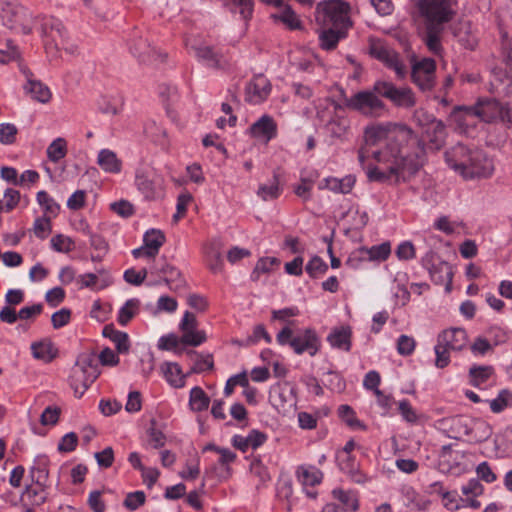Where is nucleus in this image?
I'll list each match as a JSON object with an SVG mask.
<instances>
[{
    "mask_svg": "<svg viewBox=\"0 0 512 512\" xmlns=\"http://www.w3.org/2000/svg\"><path fill=\"white\" fill-rule=\"evenodd\" d=\"M25 89L31 94L33 99L41 103H47L51 98L49 88L43 83L31 79L29 75H27V85Z\"/></svg>",
    "mask_w": 512,
    "mask_h": 512,
    "instance_id": "58836bf2",
    "label": "nucleus"
},
{
    "mask_svg": "<svg viewBox=\"0 0 512 512\" xmlns=\"http://www.w3.org/2000/svg\"><path fill=\"white\" fill-rule=\"evenodd\" d=\"M208 266L209 269L213 273H218L222 271L223 260L221 258V253L214 247H209L206 251Z\"/></svg>",
    "mask_w": 512,
    "mask_h": 512,
    "instance_id": "69168bd1",
    "label": "nucleus"
},
{
    "mask_svg": "<svg viewBox=\"0 0 512 512\" xmlns=\"http://www.w3.org/2000/svg\"><path fill=\"white\" fill-rule=\"evenodd\" d=\"M349 128V121L344 117L332 118L326 125L328 133L335 138H342Z\"/></svg>",
    "mask_w": 512,
    "mask_h": 512,
    "instance_id": "de8ad7c7",
    "label": "nucleus"
},
{
    "mask_svg": "<svg viewBox=\"0 0 512 512\" xmlns=\"http://www.w3.org/2000/svg\"><path fill=\"white\" fill-rule=\"evenodd\" d=\"M282 192V188L280 187V177L277 172L273 173V178L269 184H261L259 185L257 195L263 201H270L277 199Z\"/></svg>",
    "mask_w": 512,
    "mask_h": 512,
    "instance_id": "e433bc0d",
    "label": "nucleus"
},
{
    "mask_svg": "<svg viewBox=\"0 0 512 512\" xmlns=\"http://www.w3.org/2000/svg\"><path fill=\"white\" fill-rule=\"evenodd\" d=\"M98 166L106 173L118 174L122 170V161L114 151L102 149L98 152Z\"/></svg>",
    "mask_w": 512,
    "mask_h": 512,
    "instance_id": "c756f323",
    "label": "nucleus"
},
{
    "mask_svg": "<svg viewBox=\"0 0 512 512\" xmlns=\"http://www.w3.org/2000/svg\"><path fill=\"white\" fill-rule=\"evenodd\" d=\"M468 341L467 332L463 328H449L439 333L434 347L438 368H445L450 363V353L461 351Z\"/></svg>",
    "mask_w": 512,
    "mask_h": 512,
    "instance_id": "7ed1b4c3",
    "label": "nucleus"
},
{
    "mask_svg": "<svg viewBox=\"0 0 512 512\" xmlns=\"http://www.w3.org/2000/svg\"><path fill=\"white\" fill-rule=\"evenodd\" d=\"M252 137L268 143L277 136V124L270 115H262L249 128Z\"/></svg>",
    "mask_w": 512,
    "mask_h": 512,
    "instance_id": "6ab92c4d",
    "label": "nucleus"
},
{
    "mask_svg": "<svg viewBox=\"0 0 512 512\" xmlns=\"http://www.w3.org/2000/svg\"><path fill=\"white\" fill-rule=\"evenodd\" d=\"M192 201V195L188 192L181 193L177 198L176 213L173 215V220L178 222L186 214L187 207Z\"/></svg>",
    "mask_w": 512,
    "mask_h": 512,
    "instance_id": "338daca9",
    "label": "nucleus"
},
{
    "mask_svg": "<svg viewBox=\"0 0 512 512\" xmlns=\"http://www.w3.org/2000/svg\"><path fill=\"white\" fill-rule=\"evenodd\" d=\"M237 385L241 387L248 386V377L246 372L233 375L227 380L226 385L224 387L225 396H230L233 393L234 388L237 387Z\"/></svg>",
    "mask_w": 512,
    "mask_h": 512,
    "instance_id": "680f3d73",
    "label": "nucleus"
},
{
    "mask_svg": "<svg viewBox=\"0 0 512 512\" xmlns=\"http://www.w3.org/2000/svg\"><path fill=\"white\" fill-rule=\"evenodd\" d=\"M473 425L471 441L482 442L490 437L492 431L485 421L473 418Z\"/></svg>",
    "mask_w": 512,
    "mask_h": 512,
    "instance_id": "6e6d98bb",
    "label": "nucleus"
},
{
    "mask_svg": "<svg viewBox=\"0 0 512 512\" xmlns=\"http://www.w3.org/2000/svg\"><path fill=\"white\" fill-rule=\"evenodd\" d=\"M498 28L501 38V47L506 63L507 80L509 81L506 92L512 93V41L509 36V31L502 21H499Z\"/></svg>",
    "mask_w": 512,
    "mask_h": 512,
    "instance_id": "b1692460",
    "label": "nucleus"
},
{
    "mask_svg": "<svg viewBox=\"0 0 512 512\" xmlns=\"http://www.w3.org/2000/svg\"><path fill=\"white\" fill-rule=\"evenodd\" d=\"M365 253L371 261H385L391 253V245L389 242H383L365 249Z\"/></svg>",
    "mask_w": 512,
    "mask_h": 512,
    "instance_id": "864d4df0",
    "label": "nucleus"
},
{
    "mask_svg": "<svg viewBox=\"0 0 512 512\" xmlns=\"http://www.w3.org/2000/svg\"><path fill=\"white\" fill-rule=\"evenodd\" d=\"M350 6L340 0H332L318 10L316 19L324 25L337 29L348 30L352 23L349 17Z\"/></svg>",
    "mask_w": 512,
    "mask_h": 512,
    "instance_id": "1a4fd4ad",
    "label": "nucleus"
},
{
    "mask_svg": "<svg viewBox=\"0 0 512 512\" xmlns=\"http://www.w3.org/2000/svg\"><path fill=\"white\" fill-rule=\"evenodd\" d=\"M123 106V99L119 93L103 94L98 100V111L107 116L117 115Z\"/></svg>",
    "mask_w": 512,
    "mask_h": 512,
    "instance_id": "c85d7f7f",
    "label": "nucleus"
},
{
    "mask_svg": "<svg viewBox=\"0 0 512 512\" xmlns=\"http://www.w3.org/2000/svg\"><path fill=\"white\" fill-rule=\"evenodd\" d=\"M32 22L39 23L41 34L45 40V50L50 61L56 58L59 49H65L73 53V49L64 47L65 27L59 19L52 16H42L32 19Z\"/></svg>",
    "mask_w": 512,
    "mask_h": 512,
    "instance_id": "423d86ee",
    "label": "nucleus"
},
{
    "mask_svg": "<svg viewBox=\"0 0 512 512\" xmlns=\"http://www.w3.org/2000/svg\"><path fill=\"white\" fill-rule=\"evenodd\" d=\"M450 422L452 438L459 439L466 436L471 440L472 427L474 426L473 418H469L467 416H456L452 418Z\"/></svg>",
    "mask_w": 512,
    "mask_h": 512,
    "instance_id": "473e14b6",
    "label": "nucleus"
},
{
    "mask_svg": "<svg viewBox=\"0 0 512 512\" xmlns=\"http://www.w3.org/2000/svg\"><path fill=\"white\" fill-rule=\"evenodd\" d=\"M339 468L350 476L355 483L362 484L366 481L365 475L359 470V465L351 455H338Z\"/></svg>",
    "mask_w": 512,
    "mask_h": 512,
    "instance_id": "2f4dec72",
    "label": "nucleus"
},
{
    "mask_svg": "<svg viewBox=\"0 0 512 512\" xmlns=\"http://www.w3.org/2000/svg\"><path fill=\"white\" fill-rule=\"evenodd\" d=\"M102 336L108 338L116 348L118 354H128L130 351V340L126 332L117 330L113 324L104 326Z\"/></svg>",
    "mask_w": 512,
    "mask_h": 512,
    "instance_id": "a878e982",
    "label": "nucleus"
},
{
    "mask_svg": "<svg viewBox=\"0 0 512 512\" xmlns=\"http://www.w3.org/2000/svg\"><path fill=\"white\" fill-rule=\"evenodd\" d=\"M271 92V84L269 80L258 75L249 82L246 87L247 98L250 102L260 103L264 101Z\"/></svg>",
    "mask_w": 512,
    "mask_h": 512,
    "instance_id": "4be33fe9",
    "label": "nucleus"
},
{
    "mask_svg": "<svg viewBox=\"0 0 512 512\" xmlns=\"http://www.w3.org/2000/svg\"><path fill=\"white\" fill-rule=\"evenodd\" d=\"M140 311V300L128 299L119 309L117 321L121 326H126Z\"/></svg>",
    "mask_w": 512,
    "mask_h": 512,
    "instance_id": "4c0bfd02",
    "label": "nucleus"
},
{
    "mask_svg": "<svg viewBox=\"0 0 512 512\" xmlns=\"http://www.w3.org/2000/svg\"><path fill=\"white\" fill-rule=\"evenodd\" d=\"M468 115H476L484 122L500 120L511 122L509 109L495 99H480L474 106L466 110Z\"/></svg>",
    "mask_w": 512,
    "mask_h": 512,
    "instance_id": "ddd939ff",
    "label": "nucleus"
},
{
    "mask_svg": "<svg viewBox=\"0 0 512 512\" xmlns=\"http://www.w3.org/2000/svg\"><path fill=\"white\" fill-rule=\"evenodd\" d=\"M143 242L149 248L159 252V249L165 242V235L160 230L151 229L144 234Z\"/></svg>",
    "mask_w": 512,
    "mask_h": 512,
    "instance_id": "13d9d810",
    "label": "nucleus"
},
{
    "mask_svg": "<svg viewBox=\"0 0 512 512\" xmlns=\"http://www.w3.org/2000/svg\"><path fill=\"white\" fill-rule=\"evenodd\" d=\"M472 148L461 143L454 145L445 152V161L447 165L461 176V171L465 168L469 160V154Z\"/></svg>",
    "mask_w": 512,
    "mask_h": 512,
    "instance_id": "412c9836",
    "label": "nucleus"
},
{
    "mask_svg": "<svg viewBox=\"0 0 512 512\" xmlns=\"http://www.w3.org/2000/svg\"><path fill=\"white\" fill-rule=\"evenodd\" d=\"M67 145L64 138L55 139L47 148V156L52 162H58L66 156Z\"/></svg>",
    "mask_w": 512,
    "mask_h": 512,
    "instance_id": "3c124183",
    "label": "nucleus"
},
{
    "mask_svg": "<svg viewBox=\"0 0 512 512\" xmlns=\"http://www.w3.org/2000/svg\"><path fill=\"white\" fill-rule=\"evenodd\" d=\"M356 179L353 175H346L343 178L327 177L319 184V189H328L335 193L348 194L355 185Z\"/></svg>",
    "mask_w": 512,
    "mask_h": 512,
    "instance_id": "bb28decb",
    "label": "nucleus"
},
{
    "mask_svg": "<svg viewBox=\"0 0 512 512\" xmlns=\"http://www.w3.org/2000/svg\"><path fill=\"white\" fill-rule=\"evenodd\" d=\"M422 266L429 272L431 280L437 285H445L450 290L453 279L452 266L442 260L433 250H429L421 259Z\"/></svg>",
    "mask_w": 512,
    "mask_h": 512,
    "instance_id": "9d476101",
    "label": "nucleus"
},
{
    "mask_svg": "<svg viewBox=\"0 0 512 512\" xmlns=\"http://www.w3.org/2000/svg\"><path fill=\"white\" fill-rule=\"evenodd\" d=\"M276 340L279 345H289L298 355L307 352L310 356H314L320 348V339L311 328L294 332L289 326H285L277 334Z\"/></svg>",
    "mask_w": 512,
    "mask_h": 512,
    "instance_id": "f03ea898",
    "label": "nucleus"
},
{
    "mask_svg": "<svg viewBox=\"0 0 512 512\" xmlns=\"http://www.w3.org/2000/svg\"><path fill=\"white\" fill-rule=\"evenodd\" d=\"M179 327L182 332L180 339L182 344L199 346L205 342L206 334L203 330H197V320L194 314L186 311Z\"/></svg>",
    "mask_w": 512,
    "mask_h": 512,
    "instance_id": "dca6fc26",
    "label": "nucleus"
},
{
    "mask_svg": "<svg viewBox=\"0 0 512 512\" xmlns=\"http://www.w3.org/2000/svg\"><path fill=\"white\" fill-rule=\"evenodd\" d=\"M98 362L103 366L115 367L119 364L120 359L118 353H115L109 347H105L98 354Z\"/></svg>",
    "mask_w": 512,
    "mask_h": 512,
    "instance_id": "774afa93",
    "label": "nucleus"
},
{
    "mask_svg": "<svg viewBox=\"0 0 512 512\" xmlns=\"http://www.w3.org/2000/svg\"><path fill=\"white\" fill-rule=\"evenodd\" d=\"M420 15L425 25L445 26L456 14L455 0H418Z\"/></svg>",
    "mask_w": 512,
    "mask_h": 512,
    "instance_id": "20e7f679",
    "label": "nucleus"
},
{
    "mask_svg": "<svg viewBox=\"0 0 512 512\" xmlns=\"http://www.w3.org/2000/svg\"><path fill=\"white\" fill-rule=\"evenodd\" d=\"M277 262L278 260L274 257H264L259 259L251 273L252 280H258L261 273L269 272Z\"/></svg>",
    "mask_w": 512,
    "mask_h": 512,
    "instance_id": "bf43d9fd",
    "label": "nucleus"
},
{
    "mask_svg": "<svg viewBox=\"0 0 512 512\" xmlns=\"http://www.w3.org/2000/svg\"><path fill=\"white\" fill-rule=\"evenodd\" d=\"M375 91L390 100L396 107L411 109L416 105L415 93L409 87H397L392 82L378 80Z\"/></svg>",
    "mask_w": 512,
    "mask_h": 512,
    "instance_id": "f8f14e48",
    "label": "nucleus"
},
{
    "mask_svg": "<svg viewBox=\"0 0 512 512\" xmlns=\"http://www.w3.org/2000/svg\"><path fill=\"white\" fill-rule=\"evenodd\" d=\"M436 63L431 58L415 62L411 69L412 82L423 92L430 91L435 85Z\"/></svg>",
    "mask_w": 512,
    "mask_h": 512,
    "instance_id": "2eb2a0df",
    "label": "nucleus"
},
{
    "mask_svg": "<svg viewBox=\"0 0 512 512\" xmlns=\"http://www.w3.org/2000/svg\"><path fill=\"white\" fill-rule=\"evenodd\" d=\"M36 199L43 209L44 216L52 218L58 215L60 206L46 191H39Z\"/></svg>",
    "mask_w": 512,
    "mask_h": 512,
    "instance_id": "37998d69",
    "label": "nucleus"
},
{
    "mask_svg": "<svg viewBox=\"0 0 512 512\" xmlns=\"http://www.w3.org/2000/svg\"><path fill=\"white\" fill-rule=\"evenodd\" d=\"M280 10L277 13L271 15L276 21H281L290 29H298L301 26V22L296 13L288 5H282L278 7Z\"/></svg>",
    "mask_w": 512,
    "mask_h": 512,
    "instance_id": "ea45409f",
    "label": "nucleus"
},
{
    "mask_svg": "<svg viewBox=\"0 0 512 512\" xmlns=\"http://www.w3.org/2000/svg\"><path fill=\"white\" fill-rule=\"evenodd\" d=\"M225 5L233 13H239L245 21L249 20L253 14V0H226Z\"/></svg>",
    "mask_w": 512,
    "mask_h": 512,
    "instance_id": "79ce46f5",
    "label": "nucleus"
},
{
    "mask_svg": "<svg viewBox=\"0 0 512 512\" xmlns=\"http://www.w3.org/2000/svg\"><path fill=\"white\" fill-rule=\"evenodd\" d=\"M494 374V368L490 365H474L469 369L470 384L481 388Z\"/></svg>",
    "mask_w": 512,
    "mask_h": 512,
    "instance_id": "f704fd0d",
    "label": "nucleus"
},
{
    "mask_svg": "<svg viewBox=\"0 0 512 512\" xmlns=\"http://www.w3.org/2000/svg\"><path fill=\"white\" fill-rule=\"evenodd\" d=\"M153 269L164 275V281L171 290L177 291L185 286V280L181 272L173 265L164 261L161 265L155 264Z\"/></svg>",
    "mask_w": 512,
    "mask_h": 512,
    "instance_id": "393cba45",
    "label": "nucleus"
},
{
    "mask_svg": "<svg viewBox=\"0 0 512 512\" xmlns=\"http://www.w3.org/2000/svg\"><path fill=\"white\" fill-rule=\"evenodd\" d=\"M494 172V165L491 159L480 149L472 148L469 160L461 171V176L466 180L475 178H488Z\"/></svg>",
    "mask_w": 512,
    "mask_h": 512,
    "instance_id": "4468645a",
    "label": "nucleus"
},
{
    "mask_svg": "<svg viewBox=\"0 0 512 512\" xmlns=\"http://www.w3.org/2000/svg\"><path fill=\"white\" fill-rule=\"evenodd\" d=\"M161 371L171 386L181 388L185 385V376L178 364L165 362L161 365Z\"/></svg>",
    "mask_w": 512,
    "mask_h": 512,
    "instance_id": "c9c22d12",
    "label": "nucleus"
},
{
    "mask_svg": "<svg viewBox=\"0 0 512 512\" xmlns=\"http://www.w3.org/2000/svg\"><path fill=\"white\" fill-rule=\"evenodd\" d=\"M426 27V45L434 53L440 50V34L445 26L425 25Z\"/></svg>",
    "mask_w": 512,
    "mask_h": 512,
    "instance_id": "603ef678",
    "label": "nucleus"
},
{
    "mask_svg": "<svg viewBox=\"0 0 512 512\" xmlns=\"http://www.w3.org/2000/svg\"><path fill=\"white\" fill-rule=\"evenodd\" d=\"M51 217L43 216L37 218L33 225L34 234L40 238L44 239L51 233Z\"/></svg>",
    "mask_w": 512,
    "mask_h": 512,
    "instance_id": "e2e57ef3",
    "label": "nucleus"
},
{
    "mask_svg": "<svg viewBox=\"0 0 512 512\" xmlns=\"http://www.w3.org/2000/svg\"><path fill=\"white\" fill-rule=\"evenodd\" d=\"M297 474L303 486L318 485L323 479V473L314 466H302L298 469Z\"/></svg>",
    "mask_w": 512,
    "mask_h": 512,
    "instance_id": "a19ab883",
    "label": "nucleus"
},
{
    "mask_svg": "<svg viewBox=\"0 0 512 512\" xmlns=\"http://www.w3.org/2000/svg\"><path fill=\"white\" fill-rule=\"evenodd\" d=\"M305 269L310 277L315 278L320 274H324L328 270V266L319 256H314L307 263Z\"/></svg>",
    "mask_w": 512,
    "mask_h": 512,
    "instance_id": "052dcab7",
    "label": "nucleus"
},
{
    "mask_svg": "<svg viewBox=\"0 0 512 512\" xmlns=\"http://www.w3.org/2000/svg\"><path fill=\"white\" fill-rule=\"evenodd\" d=\"M0 19L6 27L29 34L32 31V17L18 4L17 0H0Z\"/></svg>",
    "mask_w": 512,
    "mask_h": 512,
    "instance_id": "6e6552de",
    "label": "nucleus"
},
{
    "mask_svg": "<svg viewBox=\"0 0 512 512\" xmlns=\"http://www.w3.org/2000/svg\"><path fill=\"white\" fill-rule=\"evenodd\" d=\"M346 34L347 31L343 29H337L333 27L323 29L319 33L320 47L324 50H332L337 46L341 39L346 37Z\"/></svg>",
    "mask_w": 512,
    "mask_h": 512,
    "instance_id": "72a5a7b5",
    "label": "nucleus"
},
{
    "mask_svg": "<svg viewBox=\"0 0 512 512\" xmlns=\"http://www.w3.org/2000/svg\"><path fill=\"white\" fill-rule=\"evenodd\" d=\"M332 497L333 502L340 504L348 512H355L359 509V497L356 491L336 488L332 490Z\"/></svg>",
    "mask_w": 512,
    "mask_h": 512,
    "instance_id": "cd10ccee",
    "label": "nucleus"
},
{
    "mask_svg": "<svg viewBox=\"0 0 512 512\" xmlns=\"http://www.w3.org/2000/svg\"><path fill=\"white\" fill-rule=\"evenodd\" d=\"M135 185L147 200H155L163 195L162 180L158 177L151 178L143 171L136 172Z\"/></svg>",
    "mask_w": 512,
    "mask_h": 512,
    "instance_id": "a211bd4d",
    "label": "nucleus"
},
{
    "mask_svg": "<svg viewBox=\"0 0 512 512\" xmlns=\"http://www.w3.org/2000/svg\"><path fill=\"white\" fill-rule=\"evenodd\" d=\"M195 56L204 65L210 68H221L222 55L211 46L200 45L194 48Z\"/></svg>",
    "mask_w": 512,
    "mask_h": 512,
    "instance_id": "7c9ffc66",
    "label": "nucleus"
},
{
    "mask_svg": "<svg viewBox=\"0 0 512 512\" xmlns=\"http://www.w3.org/2000/svg\"><path fill=\"white\" fill-rule=\"evenodd\" d=\"M489 404L492 412H502L506 407L512 405V392L508 389L501 390L496 398L489 401Z\"/></svg>",
    "mask_w": 512,
    "mask_h": 512,
    "instance_id": "5fc2aeb1",
    "label": "nucleus"
},
{
    "mask_svg": "<svg viewBox=\"0 0 512 512\" xmlns=\"http://www.w3.org/2000/svg\"><path fill=\"white\" fill-rule=\"evenodd\" d=\"M351 338V327L342 325L331 330L327 336V341L333 348L349 352L352 346Z\"/></svg>",
    "mask_w": 512,
    "mask_h": 512,
    "instance_id": "5701e85b",
    "label": "nucleus"
},
{
    "mask_svg": "<svg viewBox=\"0 0 512 512\" xmlns=\"http://www.w3.org/2000/svg\"><path fill=\"white\" fill-rule=\"evenodd\" d=\"M369 54L382 62L387 68L393 70L398 78H404L407 74L406 66L401 60L400 55L380 39H370Z\"/></svg>",
    "mask_w": 512,
    "mask_h": 512,
    "instance_id": "9b49d317",
    "label": "nucleus"
},
{
    "mask_svg": "<svg viewBox=\"0 0 512 512\" xmlns=\"http://www.w3.org/2000/svg\"><path fill=\"white\" fill-rule=\"evenodd\" d=\"M32 354L36 359L50 362L56 355V350L50 342H38L31 345Z\"/></svg>",
    "mask_w": 512,
    "mask_h": 512,
    "instance_id": "a18cd8bd",
    "label": "nucleus"
},
{
    "mask_svg": "<svg viewBox=\"0 0 512 512\" xmlns=\"http://www.w3.org/2000/svg\"><path fill=\"white\" fill-rule=\"evenodd\" d=\"M272 392L277 394L282 404L296 401V387L289 382H283L273 388Z\"/></svg>",
    "mask_w": 512,
    "mask_h": 512,
    "instance_id": "8fccbe9b",
    "label": "nucleus"
},
{
    "mask_svg": "<svg viewBox=\"0 0 512 512\" xmlns=\"http://www.w3.org/2000/svg\"><path fill=\"white\" fill-rule=\"evenodd\" d=\"M48 458L45 455H39L31 467L32 478H36L37 483L45 482L48 478Z\"/></svg>",
    "mask_w": 512,
    "mask_h": 512,
    "instance_id": "09e8293b",
    "label": "nucleus"
},
{
    "mask_svg": "<svg viewBox=\"0 0 512 512\" xmlns=\"http://www.w3.org/2000/svg\"><path fill=\"white\" fill-rule=\"evenodd\" d=\"M375 91V83L372 89L362 90L352 95L347 100V106L368 117H381L387 112V106Z\"/></svg>",
    "mask_w": 512,
    "mask_h": 512,
    "instance_id": "0eeeda50",
    "label": "nucleus"
},
{
    "mask_svg": "<svg viewBox=\"0 0 512 512\" xmlns=\"http://www.w3.org/2000/svg\"><path fill=\"white\" fill-rule=\"evenodd\" d=\"M398 411L401 414L404 421L409 424H417L420 419V415L412 407L407 399H403L398 402Z\"/></svg>",
    "mask_w": 512,
    "mask_h": 512,
    "instance_id": "4d7b16f0",
    "label": "nucleus"
},
{
    "mask_svg": "<svg viewBox=\"0 0 512 512\" xmlns=\"http://www.w3.org/2000/svg\"><path fill=\"white\" fill-rule=\"evenodd\" d=\"M209 403L210 399L202 388L196 386L191 389L189 404L192 410L197 412L206 410Z\"/></svg>",
    "mask_w": 512,
    "mask_h": 512,
    "instance_id": "c03bdc74",
    "label": "nucleus"
},
{
    "mask_svg": "<svg viewBox=\"0 0 512 512\" xmlns=\"http://www.w3.org/2000/svg\"><path fill=\"white\" fill-rule=\"evenodd\" d=\"M427 121L429 123V126L426 132L428 134H430L431 132L433 133V136L430 137V141L434 142L436 146H440L445 138L446 127L444 123L434 118L430 119V116H427Z\"/></svg>",
    "mask_w": 512,
    "mask_h": 512,
    "instance_id": "49530a36",
    "label": "nucleus"
},
{
    "mask_svg": "<svg viewBox=\"0 0 512 512\" xmlns=\"http://www.w3.org/2000/svg\"><path fill=\"white\" fill-rule=\"evenodd\" d=\"M131 54L136 57L139 62L145 64H152L160 59L164 60V56L157 52L155 48L151 47L147 39L142 36L134 35L128 42Z\"/></svg>",
    "mask_w": 512,
    "mask_h": 512,
    "instance_id": "f3484780",
    "label": "nucleus"
},
{
    "mask_svg": "<svg viewBox=\"0 0 512 512\" xmlns=\"http://www.w3.org/2000/svg\"><path fill=\"white\" fill-rule=\"evenodd\" d=\"M95 362L94 351L84 352L78 356L71 375V387L77 397H82L96 380Z\"/></svg>",
    "mask_w": 512,
    "mask_h": 512,
    "instance_id": "39448f33",
    "label": "nucleus"
},
{
    "mask_svg": "<svg viewBox=\"0 0 512 512\" xmlns=\"http://www.w3.org/2000/svg\"><path fill=\"white\" fill-rule=\"evenodd\" d=\"M472 148L461 143L454 145L445 152V161L447 165L461 176V171L465 168L469 160V154Z\"/></svg>",
    "mask_w": 512,
    "mask_h": 512,
    "instance_id": "aec40b11",
    "label": "nucleus"
},
{
    "mask_svg": "<svg viewBox=\"0 0 512 512\" xmlns=\"http://www.w3.org/2000/svg\"><path fill=\"white\" fill-rule=\"evenodd\" d=\"M17 127L11 123L0 124V143L9 145L15 142L17 135Z\"/></svg>",
    "mask_w": 512,
    "mask_h": 512,
    "instance_id": "0e129e2a",
    "label": "nucleus"
},
{
    "mask_svg": "<svg viewBox=\"0 0 512 512\" xmlns=\"http://www.w3.org/2000/svg\"><path fill=\"white\" fill-rule=\"evenodd\" d=\"M413 136V131L405 126L393 123H377L367 126L364 131V139L367 146L384 144L379 150H373L371 155L377 165H366L369 157L366 148L358 151V160L366 169L370 181L385 182L391 179L398 180L406 169V158L400 142Z\"/></svg>",
    "mask_w": 512,
    "mask_h": 512,
    "instance_id": "f257e3e1",
    "label": "nucleus"
}]
</instances>
